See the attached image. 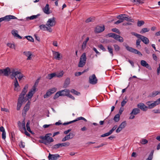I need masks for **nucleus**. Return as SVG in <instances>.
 I'll return each instance as SVG.
<instances>
[{
  "instance_id": "nucleus-51",
  "label": "nucleus",
  "mask_w": 160,
  "mask_h": 160,
  "mask_svg": "<svg viewBox=\"0 0 160 160\" xmlns=\"http://www.w3.org/2000/svg\"><path fill=\"white\" fill-rule=\"evenodd\" d=\"M19 146L20 148H24L25 146V143L22 142V141H21L19 142Z\"/></svg>"
},
{
  "instance_id": "nucleus-32",
  "label": "nucleus",
  "mask_w": 160,
  "mask_h": 160,
  "mask_svg": "<svg viewBox=\"0 0 160 160\" xmlns=\"http://www.w3.org/2000/svg\"><path fill=\"white\" fill-rule=\"evenodd\" d=\"M14 86L15 87L14 90L15 91H18V90L17 88L18 87H19V86L17 80V78H15V79L14 81Z\"/></svg>"
},
{
  "instance_id": "nucleus-7",
  "label": "nucleus",
  "mask_w": 160,
  "mask_h": 160,
  "mask_svg": "<svg viewBox=\"0 0 160 160\" xmlns=\"http://www.w3.org/2000/svg\"><path fill=\"white\" fill-rule=\"evenodd\" d=\"M70 145V143L68 142H66L61 143H58L53 146L52 147L53 149H57L60 147H67Z\"/></svg>"
},
{
  "instance_id": "nucleus-58",
  "label": "nucleus",
  "mask_w": 160,
  "mask_h": 160,
  "mask_svg": "<svg viewBox=\"0 0 160 160\" xmlns=\"http://www.w3.org/2000/svg\"><path fill=\"white\" fill-rule=\"evenodd\" d=\"M98 47L100 48L101 50H103V51H106V49L104 48L102 44L99 45Z\"/></svg>"
},
{
  "instance_id": "nucleus-18",
  "label": "nucleus",
  "mask_w": 160,
  "mask_h": 160,
  "mask_svg": "<svg viewBox=\"0 0 160 160\" xmlns=\"http://www.w3.org/2000/svg\"><path fill=\"white\" fill-rule=\"evenodd\" d=\"M60 157L58 154H51L49 153L48 158L49 160H57Z\"/></svg>"
},
{
  "instance_id": "nucleus-48",
  "label": "nucleus",
  "mask_w": 160,
  "mask_h": 160,
  "mask_svg": "<svg viewBox=\"0 0 160 160\" xmlns=\"http://www.w3.org/2000/svg\"><path fill=\"white\" fill-rule=\"evenodd\" d=\"M71 92L72 93H74V94L77 95H80V93L79 92H78V91H76L75 90L73 89H72L71 91Z\"/></svg>"
},
{
  "instance_id": "nucleus-37",
  "label": "nucleus",
  "mask_w": 160,
  "mask_h": 160,
  "mask_svg": "<svg viewBox=\"0 0 160 160\" xmlns=\"http://www.w3.org/2000/svg\"><path fill=\"white\" fill-rule=\"evenodd\" d=\"M70 83V79L68 78H67L65 81L64 83V86L65 87H66Z\"/></svg>"
},
{
  "instance_id": "nucleus-63",
  "label": "nucleus",
  "mask_w": 160,
  "mask_h": 160,
  "mask_svg": "<svg viewBox=\"0 0 160 160\" xmlns=\"http://www.w3.org/2000/svg\"><path fill=\"white\" fill-rule=\"evenodd\" d=\"M124 20L127 21H132V20L130 18L126 16L124 17Z\"/></svg>"
},
{
  "instance_id": "nucleus-27",
  "label": "nucleus",
  "mask_w": 160,
  "mask_h": 160,
  "mask_svg": "<svg viewBox=\"0 0 160 160\" xmlns=\"http://www.w3.org/2000/svg\"><path fill=\"white\" fill-rule=\"evenodd\" d=\"M52 52L54 58L56 59L59 60L60 59V53L54 51H52Z\"/></svg>"
},
{
  "instance_id": "nucleus-15",
  "label": "nucleus",
  "mask_w": 160,
  "mask_h": 160,
  "mask_svg": "<svg viewBox=\"0 0 160 160\" xmlns=\"http://www.w3.org/2000/svg\"><path fill=\"white\" fill-rule=\"evenodd\" d=\"M30 101H28L27 103L25 106L24 108L22 110V115L25 116L28 110L30 108Z\"/></svg>"
},
{
  "instance_id": "nucleus-39",
  "label": "nucleus",
  "mask_w": 160,
  "mask_h": 160,
  "mask_svg": "<svg viewBox=\"0 0 160 160\" xmlns=\"http://www.w3.org/2000/svg\"><path fill=\"white\" fill-rule=\"evenodd\" d=\"M86 62L80 60L79 62L78 65V67H82L85 64Z\"/></svg>"
},
{
  "instance_id": "nucleus-24",
  "label": "nucleus",
  "mask_w": 160,
  "mask_h": 160,
  "mask_svg": "<svg viewBox=\"0 0 160 160\" xmlns=\"http://www.w3.org/2000/svg\"><path fill=\"white\" fill-rule=\"evenodd\" d=\"M49 10L50 8L49 5L47 4L46 5L45 8H43V11L45 13L48 14L50 13Z\"/></svg>"
},
{
  "instance_id": "nucleus-60",
  "label": "nucleus",
  "mask_w": 160,
  "mask_h": 160,
  "mask_svg": "<svg viewBox=\"0 0 160 160\" xmlns=\"http://www.w3.org/2000/svg\"><path fill=\"white\" fill-rule=\"evenodd\" d=\"M117 128V125H115L109 131L110 132L112 133V132L116 129Z\"/></svg>"
},
{
  "instance_id": "nucleus-28",
  "label": "nucleus",
  "mask_w": 160,
  "mask_h": 160,
  "mask_svg": "<svg viewBox=\"0 0 160 160\" xmlns=\"http://www.w3.org/2000/svg\"><path fill=\"white\" fill-rule=\"evenodd\" d=\"M0 131L2 132V138L3 139H5L6 138V132L4 128L3 127L1 126L0 127Z\"/></svg>"
},
{
  "instance_id": "nucleus-46",
  "label": "nucleus",
  "mask_w": 160,
  "mask_h": 160,
  "mask_svg": "<svg viewBox=\"0 0 160 160\" xmlns=\"http://www.w3.org/2000/svg\"><path fill=\"white\" fill-rule=\"evenodd\" d=\"M126 16L125 14H120L117 16V18L118 19L122 18L123 19V20H124V17Z\"/></svg>"
},
{
  "instance_id": "nucleus-10",
  "label": "nucleus",
  "mask_w": 160,
  "mask_h": 160,
  "mask_svg": "<svg viewBox=\"0 0 160 160\" xmlns=\"http://www.w3.org/2000/svg\"><path fill=\"white\" fill-rule=\"evenodd\" d=\"M57 89L54 88H52L51 89L49 90L45 94L44 96V98H47L48 97H49L52 94L54 93L56 91Z\"/></svg>"
},
{
  "instance_id": "nucleus-38",
  "label": "nucleus",
  "mask_w": 160,
  "mask_h": 160,
  "mask_svg": "<svg viewBox=\"0 0 160 160\" xmlns=\"http://www.w3.org/2000/svg\"><path fill=\"white\" fill-rule=\"evenodd\" d=\"M149 29L148 28H143L141 30L140 33L141 34H142L149 32Z\"/></svg>"
},
{
  "instance_id": "nucleus-45",
  "label": "nucleus",
  "mask_w": 160,
  "mask_h": 160,
  "mask_svg": "<svg viewBox=\"0 0 160 160\" xmlns=\"http://www.w3.org/2000/svg\"><path fill=\"white\" fill-rule=\"evenodd\" d=\"M144 22L143 21H138L137 22V25L138 27H140L144 24Z\"/></svg>"
},
{
  "instance_id": "nucleus-21",
  "label": "nucleus",
  "mask_w": 160,
  "mask_h": 160,
  "mask_svg": "<svg viewBox=\"0 0 160 160\" xmlns=\"http://www.w3.org/2000/svg\"><path fill=\"white\" fill-rule=\"evenodd\" d=\"M24 55L28 57L27 60H30L32 59V54L30 51H25L23 52Z\"/></svg>"
},
{
  "instance_id": "nucleus-53",
  "label": "nucleus",
  "mask_w": 160,
  "mask_h": 160,
  "mask_svg": "<svg viewBox=\"0 0 160 160\" xmlns=\"http://www.w3.org/2000/svg\"><path fill=\"white\" fill-rule=\"evenodd\" d=\"M148 141L144 139H142L141 141L140 142L142 144H145L148 142Z\"/></svg>"
},
{
  "instance_id": "nucleus-41",
  "label": "nucleus",
  "mask_w": 160,
  "mask_h": 160,
  "mask_svg": "<svg viewBox=\"0 0 160 160\" xmlns=\"http://www.w3.org/2000/svg\"><path fill=\"white\" fill-rule=\"evenodd\" d=\"M108 52L111 54L112 56H113V53L112 48L111 47L108 46Z\"/></svg>"
},
{
  "instance_id": "nucleus-55",
  "label": "nucleus",
  "mask_w": 160,
  "mask_h": 160,
  "mask_svg": "<svg viewBox=\"0 0 160 160\" xmlns=\"http://www.w3.org/2000/svg\"><path fill=\"white\" fill-rule=\"evenodd\" d=\"M112 133L110 132V131L108 132L104 133L103 134L101 135V137H105L108 136L111 134Z\"/></svg>"
},
{
  "instance_id": "nucleus-42",
  "label": "nucleus",
  "mask_w": 160,
  "mask_h": 160,
  "mask_svg": "<svg viewBox=\"0 0 160 160\" xmlns=\"http://www.w3.org/2000/svg\"><path fill=\"white\" fill-rule=\"evenodd\" d=\"M153 152L152 151L151 152L148 158L146 159V160H152L153 158Z\"/></svg>"
},
{
  "instance_id": "nucleus-64",
  "label": "nucleus",
  "mask_w": 160,
  "mask_h": 160,
  "mask_svg": "<svg viewBox=\"0 0 160 160\" xmlns=\"http://www.w3.org/2000/svg\"><path fill=\"white\" fill-rule=\"evenodd\" d=\"M67 96L73 100H74L75 99V98H74V97L71 94H70L69 93V94L67 95Z\"/></svg>"
},
{
  "instance_id": "nucleus-61",
  "label": "nucleus",
  "mask_w": 160,
  "mask_h": 160,
  "mask_svg": "<svg viewBox=\"0 0 160 160\" xmlns=\"http://www.w3.org/2000/svg\"><path fill=\"white\" fill-rule=\"evenodd\" d=\"M132 2H137L139 3H143L142 2L141 0H131Z\"/></svg>"
},
{
  "instance_id": "nucleus-11",
  "label": "nucleus",
  "mask_w": 160,
  "mask_h": 160,
  "mask_svg": "<svg viewBox=\"0 0 160 160\" xmlns=\"http://www.w3.org/2000/svg\"><path fill=\"white\" fill-rule=\"evenodd\" d=\"M35 90L36 88L34 86H33V88L29 92L28 94L26 95V97H25V98L28 99H28L31 98L34 93Z\"/></svg>"
},
{
  "instance_id": "nucleus-16",
  "label": "nucleus",
  "mask_w": 160,
  "mask_h": 160,
  "mask_svg": "<svg viewBox=\"0 0 160 160\" xmlns=\"http://www.w3.org/2000/svg\"><path fill=\"white\" fill-rule=\"evenodd\" d=\"M159 103H160V98L158 99L156 101H155L154 102H152L151 103L150 105H149V106L148 107V108L152 109Z\"/></svg>"
},
{
  "instance_id": "nucleus-30",
  "label": "nucleus",
  "mask_w": 160,
  "mask_h": 160,
  "mask_svg": "<svg viewBox=\"0 0 160 160\" xmlns=\"http://www.w3.org/2000/svg\"><path fill=\"white\" fill-rule=\"evenodd\" d=\"M140 110L138 108H135L133 109L132 112H131L130 114H133L134 115H136L140 113Z\"/></svg>"
},
{
  "instance_id": "nucleus-1",
  "label": "nucleus",
  "mask_w": 160,
  "mask_h": 160,
  "mask_svg": "<svg viewBox=\"0 0 160 160\" xmlns=\"http://www.w3.org/2000/svg\"><path fill=\"white\" fill-rule=\"evenodd\" d=\"M10 77L12 79H13L17 76L20 81L24 77V75L16 69H12L11 70L9 67H7L5 69H0V76L3 75L8 77L10 74Z\"/></svg>"
},
{
  "instance_id": "nucleus-8",
  "label": "nucleus",
  "mask_w": 160,
  "mask_h": 160,
  "mask_svg": "<svg viewBox=\"0 0 160 160\" xmlns=\"http://www.w3.org/2000/svg\"><path fill=\"white\" fill-rule=\"evenodd\" d=\"M55 18L53 17L48 20L47 22L46 25L48 27H50L54 26L55 25Z\"/></svg>"
},
{
  "instance_id": "nucleus-59",
  "label": "nucleus",
  "mask_w": 160,
  "mask_h": 160,
  "mask_svg": "<svg viewBox=\"0 0 160 160\" xmlns=\"http://www.w3.org/2000/svg\"><path fill=\"white\" fill-rule=\"evenodd\" d=\"M63 71H62L61 72L57 74V76L58 77H61L63 76Z\"/></svg>"
},
{
  "instance_id": "nucleus-14",
  "label": "nucleus",
  "mask_w": 160,
  "mask_h": 160,
  "mask_svg": "<svg viewBox=\"0 0 160 160\" xmlns=\"http://www.w3.org/2000/svg\"><path fill=\"white\" fill-rule=\"evenodd\" d=\"M81 120H83L84 121H85L86 122H87V120L85 118H84L82 117H80L78 118H77V119H76L74 120H73V121H72L64 123L63 124V125H68L72 123H73L74 122H75Z\"/></svg>"
},
{
  "instance_id": "nucleus-43",
  "label": "nucleus",
  "mask_w": 160,
  "mask_h": 160,
  "mask_svg": "<svg viewBox=\"0 0 160 160\" xmlns=\"http://www.w3.org/2000/svg\"><path fill=\"white\" fill-rule=\"evenodd\" d=\"M113 47L114 50L116 52H118L119 51L120 47L118 45L114 44L113 45Z\"/></svg>"
},
{
  "instance_id": "nucleus-6",
  "label": "nucleus",
  "mask_w": 160,
  "mask_h": 160,
  "mask_svg": "<svg viewBox=\"0 0 160 160\" xmlns=\"http://www.w3.org/2000/svg\"><path fill=\"white\" fill-rule=\"evenodd\" d=\"M17 19V18L11 15H7L4 17L0 18V22L3 21H8L12 19Z\"/></svg>"
},
{
  "instance_id": "nucleus-62",
  "label": "nucleus",
  "mask_w": 160,
  "mask_h": 160,
  "mask_svg": "<svg viewBox=\"0 0 160 160\" xmlns=\"http://www.w3.org/2000/svg\"><path fill=\"white\" fill-rule=\"evenodd\" d=\"M127 102V101L123 100L121 102V106L122 107H123Z\"/></svg>"
},
{
  "instance_id": "nucleus-52",
  "label": "nucleus",
  "mask_w": 160,
  "mask_h": 160,
  "mask_svg": "<svg viewBox=\"0 0 160 160\" xmlns=\"http://www.w3.org/2000/svg\"><path fill=\"white\" fill-rule=\"evenodd\" d=\"M30 122L28 121L26 124L27 129V130L30 132H32V131L31 130L30 127L29 126Z\"/></svg>"
},
{
  "instance_id": "nucleus-29",
  "label": "nucleus",
  "mask_w": 160,
  "mask_h": 160,
  "mask_svg": "<svg viewBox=\"0 0 160 160\" xmlns=\"http://www.w3.org/2000/svg\"><path fill=\"white\" fill-rule=\"evenodd\" d=\"M12 33L14 37H16L18 38L22 39V37L18 34V31L13 30L12 31Z\"/></svg>"
},
{
  "instance_id": "nucleus-57",
  "label": "nucleus",
  "mask_w": 160,
  "mask_h": 160,
  "mask_svg": "<svg viewBox=\"0 0 160 160\" xmlns=\"http://www.w3.org/2000/svg\"><path fill=\"white\" fill-rule=\"evenodd\" d=\"M94 20V18H90L87 19L86 21V23H88L90 22L93 21Z\"/></svg>"
},
{
  "instance_id": "nucleus-34",
  "label": "nucleus",
  "mask_w": 160,
  "mask_h": 160,
  "mask_svg": "<svg viewBox=\"0 0 160 160\" xmlns=\"http://www.w3.org/2000/svg\"><path fill=\"white\" fill-rule=\"evenodd\" d=\"M86 53H84L81 55L80 60L86 62Z\"/></svg>"
},
{
  "instance_id": "nucleus-33",
  "label": "nucleus",
  "mask_w": 160,
  "mask_h": 160,
  "mask_svg": "<svg viewBox=\"0 0 160 160\" xmlns=\"http://www.w3.org/2000/svg\"><path fill=\"white\" fill-rule=\"evenodd\" d=\"M39 16V14H38L37 15H32L31 17H27L26 19L27 20H28V19H29V20H33L37 18Z\"/></svg>"
},
{
  "instance_id": "nucleus-19",
  "label": "nucleus",
  "mask_w": 160,
  "mask_h": 160,
  "mask_svg": "<svg viewBox=\"0 0 160 160\" xmlns=\"http://www.w3.org/2000/svg\"><path fill=\"white\" fill-rule=\"evenodd\" d=\"M74 135L72 133H70L69 134L66 135L64 138H63L62 141L63 142L68 140L72 138L74 136Z\"/></svg>"
},
{
  "instance_id": "nucleus-36",
  "label": "nucleus",
  "mask_w": 160,
  "mask_h": 160,
  "mask_svg": "<svg viewBox=\"0 0 160 160\" xmlns=\"http://www.w3.org/2000/svg\"><path fill=\"white\" fill-rule=\"evenodd\" d=\"M18 125L20 130L22 132H23V130L24 129V128L22 127V124L21 122L19 121H18Z\"/></svg>"
},
{
  "instance_id": "nucleus-44",
  "label": "nucleus",
  "mask_w": 160,
  "mask_h": 160,
  "mask_svg": "<svg viewBox=\"0 0 160 160\" xmlns=\"http://www.w3.org/2000/svg\"><path fill=\"white\" fill-rule=\"evenodd\" d=\"M140 39H138L137 40L136 44L137 46V47L138 48H140L141 47V45H140V43L141 42Z\"/></svg>"
},
{
  "instance_id": "nucleus-56",
  "label": "nucleus",
  "mask_w": 160,
  "mask_h": 160,
  "mask_svg": "<svg viewBox=\"0 0 160 160\" xmlns=\"http://www.w3.org/2000/svg\"><path fill=\"white\" fill-rule=\"evenodd\" d=\"M84 72H85V70L82 72H76L75 73V75L76 76H79L81 75H82Z\"/></svg>"
},
{
  "instance_id": "nucleus-25",
  "label": "nucleus",
  "mask_w": 160,
  "mask_h": 160,
  "mask_svg": "<svg viewBox=\"0 0 160 160\" xmlns=\"http://www.w3.org/2000/svg\"><path fill=\"white\" fill-rule=\"evenodd\" d=\"M61 96H67L69 93V90L67 89H65L64 90L60 91Z\"/></svg>"
},
{
  "instance_id": "nucleus-4",
  "label": "nucleus",
  "mask_w": 160,
  "mask_h": 160,
  "mask_svg": "<svg viewBox=\"0 0 160 160\" xmlns=\"http://www.w3.org/2000/svg\"><path fill=\"white\" fill-rule=\"evenodd\" d=\"M44 137H45V136H41L40 137V138L42 140V141L41 142L45 145H48V144H49L50 142H52L54 141L53 139L51 137L48 136L46 137V138H43Z\"/></svg>"
},
{
  "instance_id": "nucleus-3",
  "label": "nucleus",
  "mask_w": 160,
  "mask_h": 160,
  "mask_svg": "<svg viewBox=\"0 0 160 160\" xmlns=\"http://www.w3.org/2000/svg\"><path fill=\"white\" fill-rule=\"evenodd\" d=\"M131 33L132 35L140 39L145 44H147L149 43V41L147 38L134 32H132Z\"/></svg>"
},
{
  "instance_id": "nucleus-31",
  "label": "nucleus",
  "mask_w": 160,
  "mask_h": 160,
  "mask_svg": "<svg viewBox=\"0 0 160 160\" xmlns=\"http://www.w3.org/2000/svg\"><path fill=\"white\" fill-rule=\"evenodd\" d=\"M89 40V38L88 37L87 38L86 40L85 41H84L82 45V50H84L86 47V44L87 42Z\"/></svg>"
},
{
  "instance_id": "nucleus-13",
  "label": "nucleus",
  "mask_w": 160,
  "mask_h": 160,
  "mask_svg": "<svg viewBox=\"0 0 160 160\" xmlns=\"http://www.w3.org/2000/svg\"><path fill=\"white\" fill-rule=\"evenodd\" d=\"M127 125L126 121L123 122L119 126L118 128L116 129V132L117 133L119 132L122 130Z\"/></svg>"
},
{
  "instance_id": "nucleus-5",
  "label": "nucleus",
  "mask_w": 160,
  "mask_h": 160,
  "mask_svg": "<svg viewBox=\"0 0 160 160\" xmlns=\"http://www.w3.org/2000/svg\"><path fill=\"white\" fill-rule=\"evenodd\" d=\"M108 36L109 37H111L115 39L118 40L121 42H123L124 40L123 38L119 35H118L114 33H109L108 34Z\"/></svg>"
},
{
  "instance_id": "nucleus-50",
  "label": "nucleus",
  "mask_w": 160,
  "mask_h": 160,
  "mask_svg": "<svg viewBox=\"0 0 160 160\" xmlns=\"http://www.w3.org/2000/svg\"><path fill=\"white\" fill-rule=\"evenodd\" d=\"M7 45L8 46V47L11 48H13L14 49H15V45L13 44L8 43L7 44Z\"/></svg>"
},
{
  "instance_id": "nucleus-12",
  "label": "nucleus",
  "mask_w": 160,
  "mask_h": 160,
  "mask_svg": "<svg viewBox=\"0 0 160 160\" xmlns=\"http://www.w3.org/2000/svg\"><path fill=\"white\" fill-rule=\"evenodd\" d=\"M98 80L94 74L90 76L89 78V82L92 84H95L97 82Z\"/></svg>"
},
{
  "instance_id": "nucleus-17",
  "label": "nucleus",
  "mask_w": 160,
  "mask_h": 160,
  "mask_svg": "<svg viewBox=\"0 0 160 160\" xmlns=\"http://www.w3.org/2000/svg\"><path fill=\"white\" fill-rule=\"evenodd\" d=\"M137 107L141 109L142 110L144 111H147L148 107L146 106L143 103H140L137 105Z\"/></svg>"
},
{
  "instance_id": "nucleus-9",
  "label": "nucleus",
  "mask_w": 160,
  "mask_h": 160,
  "mask_svg": "<svg viewBox=\"0 0 160 160\" xmlns=\"http://www.w3.org/2000/svg\"><path fill=\"white\" fill-rule=\"evenodd\" d=\"M125 47L127 50L130 52L137 54L138 55H140L141 56L142 55V54H141L140 52L135 49L130 47L128 45L125 46Z\"/></svg>"
},
{
  "instance_id": "nucleus-40",
  "label": "nucleus",
  "mask_w": 160,
  "mask_h": 160,
  "mask_svg": "<svg viewBox=\"0 0 160 160\" xmlns=\"http://www.w3.org/2000/svg\"><path fill=\"white\" fill-rule=\"evenodd\" d=\"M56 75V74L55 73H52L50 74H48V78L49 79H51L55 77Z\"/></svg>"
},
{
  "instance_id": "nucleus-23",
  "label": "nucleus",
  "mask_w": 160,
  "mask_h": 160,
  "mask_svg": "<svg viewBox=\"0 0 160 160\" xmlns=\"http://www.w3.org/2000/svg\"><path fill=\"white\" fill-rule=\"evenodd\" d=\"M40 28L41 29H42L44 31L47 30L50 32H52V29L50 27H48L46 26L45 25H42L39 26Z\"/></svg>"
},
{
  "instance_id": "nucleus-20",
  "label": "nucleus",
  "mask_w": 160,
  "mask_h": 160,
  "mask_svg": "<svg viewBox=\"0 0 160 160\" xmlns=\"http://www.w3.org/2000/svg\"><path fill=\"white\" fill-rule=\"evenodd\" d=\"M141 64L142 66L145 67L149 70H151L152 69L151 67L145 61L143 60H141Z\"/></svg>"
},
{
  "instance_id": "nucleus-47",
  "label": "nucleus",
  "mask_w": 160,
  "mask_h": 160,
  "mask_svg": "<svg viewBox=\"0 0 160 160\" xmlns=\"http://www.w3.org/2000/svg\"><path fill=\"white\" fill-rule=\"evenodd\" d=\"M60 92L58 91V92H57L54 95V96L53 97V99H56L57 98H58L59 96H61V94L60 93Z\"/></svg>"
},
{
  "instance_id": "nucleus-35",
  "label": "nucleus",
  "mask_w": 160,
  "mask_h": 160,
  "mask_svg": "<svg viewBox=\"0 0 160 160\" xmlns=\"http://www.w3.org/2000/svg\"><path fill=\"white\" fill-rule=\"evenodd\" d=\"M113 120L116 122H118L120 120V114H116L113 118Z\"/></svg>"
},
{
  "instance_id": "nucleus-54",
  "label": "nucleus",
  "mask_w": 160,
  "mask_h": 160,
  "mask_svg": "<svg viewBox=\"0 0 160 160\" xmlns=\"http://www.w3.org/2000/svg\"><path fill=\"white\" fill-rule=\"evenodd\" d=\"M112 31L113 32H116L119 34H120L121 33L119 30L116 28H113L112 29Z\"/></svg>"
},
{
  "instance_id": "nucleus-22",
  "label": "nucleus",
  "mask_w": 160,
  "mask_h": 160,
  "mask_svg": "<svg viewBox=\"0 0 160 160\" xmlns=\"http://www.w3.org/2000/svg\"><path fill=\"white\" fill-rule=\"evenodd\" d=\"M105 29L104 26H97L95 28V32L97 33H100L103 31Z\"/></svg>"
},
{
  "instance_id": "nucleus-26",
  "label": "nucleus",
  "mask_w": 160,
  "mask_h": 160,
  "mask_svg": "<svg viewBox=\"0 0 160 160\" xmlns=\"http://www.w3.org/2000/svg\"><path fill=\"white\" fill-rule=\"evenodd\" d=\"M160 94V91H154L149 94L148 97H154L156 95Z\"/></svg>"
},
{
  "instance_id": "nucleus-2",
  "label": "nucleus",
  "mask_w": 160,
  "mask_h": 160,
  "mask_svg": "<svg viewBox=\"0 0 160 160\" xmlns=\"http://www.w3.org/2000/svg\"><path fill=\"white\" fill-rule=\"evenodd\" d=\"M28 88V85L26 84L20 94L18 99V102L17 105V110H19L22 105L24 102H25L28 101V99H26L25 98V95L27 93Z\"/></svg>"
},
{
  "instance_id": "nucleus-49",
  "label": "nucleus",
  "mask_w": 160,
  "mask_h": 160,
  "mask_svg": "<svg viewBox=\"0 0 160 160\" xmlns=\"http://www.w3.org/2000/svg\"><path fill=\"white\" fill-rule=\"evenodd\" d=\"M25 38H26L28 41L31 42H34V39L33 38L30 36H26Z\"/></svg>"
}]
</instances>
